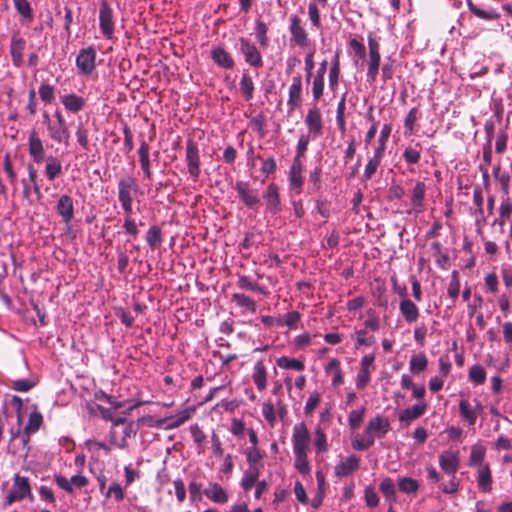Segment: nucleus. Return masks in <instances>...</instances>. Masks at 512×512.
Here are the masks:
<instances>
[{
	"label": "nucleus",
	"instance_id": "nucleus-13",
	"mask_svg": "<svg viewBox=\"0 0 512 512\" xmlns=\"http://www.w3.org/2000/svg\"><path fill=\"white\" fill-rule=\"evenodd\" d=\"M293 452H307L310 444V433L304 422L294 425L292 434Z\"/></svg>",
	"mask_w": 512,
	"mask_h": 512
},
{
	"label": "nucleus",
	"instance_id": "nucleus-31",
	"mask_svg": "<svg viewBox=\"0 0 512 512\" xmlns=\"http://www.w3.org/2000/svg\"><path fill=\"white\" fill-rule=\"evenodd\" d=\"M211 58L216 65L223 69H232L235 65L234 59L223 47H213L211 50Z\"/></svg>",
	"mask_w": 512,
	"mask_h": 512
},
{
	"label": "nucleus",
	"instance_id": "nucleus-41",
	"mask_svg": "<svg viewBox=\"0 0 512 512\" xmlns=\"http://www.w3.org/2000/svg\"><path fill=\"white\" fill-rule=\"evenodd\" d=\"M329 87L331 90H335L339 84L340 78V52L336 51L329 69Z\"/></svg>",
	"mask_w": 512,
	"mask_h": 512
},
{
	"label": "nucleus",
	"instance_id": "nucleus-63",
	"mask_svg": "<svg viewBox=\"0 0 512 512\" xmlns=\"http://www.w3.org/2000/svg\"><path fill=\"white\" fill-rule=\"evenodd\" d=\"M390 134H391V126L389 124H385L380 131V136L378 139V146L374 150V153L384 157L385 150H386V144L388 142Z\"/></svg>",
	"mask_w": 512,
	"mask_h": 512
},
{
	"label": "nucleus",
	"instance_id": "nucleus-16",
	"mask_svg": "<svg viewBox=\"0 0 512 512\" xmlns=\"http://www.w3.org/2000/svg\"><path fill=\"white\" fill-rule=\"evenodd\" d=\"M360 463L361 458L355 454L341 458L334 466V475L338 478L347 477L360 468Z\"/></svg>",
	"mask_w": 512,
	"mask_h": 512
},
{
	"label": "nucleus",
	"instance_id": "nucleus-33",
	"mask_svg": "<svg viewBox=\"0 0 512 512\" xmlns=\"http://www.w3.org/2000/svg\"><path fill=\"white\" fill-rule=\"evenodd\" d=\"M427 409L425 401L419 402L412 407L405 408L399 413V421L409 424L411 421L421 417Z\"/></svg>",
	"mask_w": 512,
	"mask_h": 512
},
{
	"label": "nucleus",
	"instance_id": "nucleus-23",
	"mask_svg": "<svg viewBox=\"0 0 512 512\" xmlns=\"http://www.w3.org/2000/svg\"><path fill=\"white\" fill-rule=\"evenodd\" d=\"M26 41L18 33H15L11 37L10 43V55L12 63L15 67L19 68L23 64V52L25 50Z\"/></svg>",
	"mask_w": 512,
	"mask_h": 512
},
{
	"label": "nucleus",
	"instance_id": "nucleus-20",
	"mask_svg": "<svg viewBox=\"0 0 512 512\" xmlns=\"http://www.w3.org/2000/svg\"><path fill=\"white\" fill-rule=\"evenodd\" d=\"M467 7L471 14L476 18L491 22L500 19L501 14L496 9L484 4H476L472 0H467Z\"/></svg>",
	"mask_w": 512,
	"mask_h": 512
},
{
	"label": "nucleus",
	"instance_id": "nucleus-8",
	"mask_svg": "<svg viewBox=\"0 0 512 512\" xmlns=\"http://www.w3.org/2000/svg\"><path fill=\"white\" fill-rule=\"evenodd\" d=\"M239 51L244 57L245 62L253 68H262L264 65L263 57L257 46L248 38H239Z\"/></svg>",
	"mask_w": 512,
	"mask_h": 512
},
{
	"label": "nucleus",
	"instance_id": "nucleus-58",
	"mask_svg": "<svg viewBox=\"0 0 512 512\" xmlns=\"http://www.w3.org/2000/svg\"><path fill=\"white\" fill-rule=\"evenodd\" d=\"M355 348L359 349L361 346H372L375 344L376 339L373 335H368L366 329L356 330L354 333Z\"/></svg>",
	"mask_w": 512,
	"mask_h": 512
},
{
	"label": "nucleus",
	"instance_id": "nucleus-28",
	"mask_svg": "<svg viewBox=\"0 0 512 512\" xmlns=\"http://www.w3.org/2000/svg\"><path fill=\"white\" fill-rule=\"evenodd\" d=\"M203 494L212 502L218 504H224L229 499L227 491L216 482H210L209 486L204 489Z\"/></svg>",
	"mask_w": 512,
	"mask_h": 512
},
{
	"label": "nucleus",
	"instance_id": "nucleus-6",
	"mask_svg": "<svg viewBox=\"0 0 512 512\" xmlns=\"http://www.w3.org/2000/svg\"><path fill=\"white\" fill-rule=\"evenodd\" d=\"M288 30L290 33V40L299 48L305 49L310 46L311 40L309 34L303 26L301 18L293 14L289 17Z\"/></svg>",
	"mask_w": 512,
	"mask_h": 512
},
{
	"label": "nucleus",
	"instance_id": "nucleus-42",
	"mask_svg": "<svg viewBox=\"0 0 512 512\" xmlns=\"http://www.w3.org/2000/svg\"><path fill=\"white\" fill-rule=\"evenodd\" d=\"M236 285L238 288H240L242 290H248V291L256 292V293H259L262 295L267 294V290L263 286L259 285L255 281H252L251 278L246 275H240L238 277Z\"/></svg>",
	"mask_w": 512,
	"mask_h": 512
},
{
	"label": "nucleus",
	"instance_id": "nucleus-64",
	"mask_svg": "<svg viewBox=\"0 0 512 512\" xmlns=\"http://www.w3.org/2000/svg\"><path fill=\"white\" fill-rule=\"evenodd\" d=\"M398 488L406 494H414L419 489V482L411 477H402L398 481Z\"/></svg>",
	"mask_w": 512,
	"mask_h": 512
},
{
	"label": "nucleus",
	"instance_id": "nucleus-9",
	"mask_svg": "<svg viewBox=\"0 0 512 512\" xmlns=\"http://www.w3.org/2000/svg\"><path fill=\"white\" fill-rule=\"evenodd\" d=\"M99 26L101 33L106 39H111L113 37L115 28L113 10L107 0H100Z\"/></svg>",
	"mask_w": 512,
	"mask_h": 512
},
{
	"label": "nucleus",
	"instance_id": "nucleus-29",
	"mask_svg": "<svg viewBox=\"0 0 512 512\" xmlns=\"http://www.w3.org/2000/svg\"><path fill=\"white\" fill-rule=\"evenodd\" d=\"M487 449L482 444H474L470 448V454L468 457L467 464L472 468H480L483 465H488L489 463L485 462Z\"/></svg>",
	"mask_w": 512,
	"mask_h": 512
},
{
	"label": "nucleus",
	"instance_id": "nucleus-50",
	"mask_svg": "<svg viewBox=\"0 0 512 512\" xmlns=\"http://www.w3.org/2000/svg\"><path fill=\"white\" fill-rule=\"evenodd\" d=\"M322 169L319 166H316L313 170L310 171L308 177V193L313 194L318 192L322 188Z\"/></svg>",
	"mask_w": 512,
	"mask_h": 512
},
{
	"label": "nucleus",
	"instance_id": "nucleus-11",
	"mask_svg": "<svg viewBox=\"0 0 512 512\" xmlns=\"http://www.w3.org/2000/svg\"><path fill=\"white\" fill-rule=\"evenodd\" d=\"M303 81L301 75L297 74L292 77L288 90L287 106L288 111L293 112L300 108L303 102Z\"/></svg>",
	"mask_w": 512,
	"mask_h": 512
},
{
	"label": "nucleus",
	"instance_id": "nucleus-51",
	"mask_svg": "<svg viewBox=\"0 0 512 512\" xmlns=\"http://www.w3.org/2000/svg\"><path fill=\"white\" fill-rule=\"evenodd\" d=\"M276 364L279 368L291 369L299 372L305 369V364L303 361L296 358H289L287 356H281L277 358Z\"/></svg>",
	"mask_w": 512,
	"mask_h": 512
},
{
	"label": "nucleus",
	"instance_id": "nucleus-4",
	"mask_svg": "<svg viewBox=\"0 0 512 512\" xmlns=\"http://www.w3.org/2000/svg\"><path fill=\"white\" fill-rule=\"evenodd\" d=\"M117 190L122 210H133L134 196L140 192L137 180L133 176L122 177L117 183Z\"/></svg>",
	"mask_w": 512,
	"mask_h": 512
},
{
	"label": "nucleus",
	"instance_id": "nucleus-22",
	"mask_svg": "<svg viewBox=\"0 0 512 512\" xmlns=\"http://www.w3.org/2000/svg\"><path fill=\"white\" fill-rule=\"evenodd\" d=\"M427 186L424 181H416L410 190V204L415 213H421L425 206Z\"/></svg>",
	"mask_w": 512,
	"mask_h": 512
},
{
	"label": "nucleus",
	"instance_id": "nucleus-1",
	"mask_svg": "<svg viewBox=\"0 0 512 512\" xmlns=\"http://www.w3.org/2000/svg\"><path fill=\"white\" fill-rule=\"evenodd\" d=\"M390 430L389 419L382 415H376L371 418L365 428L364 437L356 435L351 440L354 450L365 451L372 447L376 438H383Z\"/></svg>",
	"mask_w": 512,
	"mask_h": 512
},
{
	"label": "nucleus",
	"instance_id": "nucleus-26",
	"mask_svg": "<svg viewBox=\"0 0 512 512\" xmlns=\"http://www.w3.org/2000/svg\"><path fill=\"white\" fill-rule=\"evenodd\" d=\"M266 201V207L272 214H277L281 210L280 195L278 186L275 183H270L263 195Z\"/></svg>",
	"mask_w": 512,
	"mask_h": 512
},
{
	"label": "nucleus",
	"instance_id": "nucleus-15",
	"mask_svg": "<svg viewBox=\"0 0 512 512\" xmlns=\"http://www.w3.org/2000/svg\"><path fill=\"white\" fill-rule=\"evenodd\" d=\"M303 162L292 161L288 171V188L289 191L300 195L303 191L304 176H303Z\"/></svg>",
	"mask_w": 512,
	"mask_h": 512
},
{
	"label": "nucleus",
	"instance_id": "nucleus-48",
	"mask_svg": "<svg viewBox=\"0 0 512 512\" xmlns=\"http://www.w3.org/2000/svg\"><path fill=\"white\" fill-rule=\"evenodd\" d=\"M190 433L199 454L205 452L206 434L201 427L195 423L190 426Z\"/></svg>",
	"mask_w": 512,
	"mask_h": 512
},
{
	"label": "nucleus",
	"instance_id": "nucleus-60",
	"mask_svg": "<svg viewBox=\"0 0 512 512\" xmlns=\"http://www.w3.org/2000/svg\"><path fill=\"white\" fill-rule=\"evenodd\" d=\"M300 320L301 314L298 311H291L283 317H278L277 326H287L290 329H295Z\"/></svg>",
	"mask_w": 512,
	"mask_h": 512
},
{
	"label": "nucleus",
	"instance_id": "nucleus-57",
	"mask_svg": "<svg viewBox=\"0 0 512 512\" xmlns=\"http://www.w3.org/2000/svg\"><path fill=\"white\" fill-rule=\"evenodd\" d=\"M89 129L83 124L79 123L75 132L77 142L80 147L85 151L91 150V144L89 141Z\"/></svg>",
	"mask_w": 512,
	"mask_h": 512
},
{
	"label": "nucleus",
	"instance_id": "nucleus-52",
	"mask_svg": "<svg viewBox=\"0 0 512 512\" xmlns=\"http://www.w3.org/2000/svg\"><path fill=\"white\" fill-rule=\"evenodd\" d=\"M310 83L312 85L311 92L312 97L314 101L320 100V98L324 94V87H325V76H318V74H315L312 72V78L310 80Z\"/></svg>",
	"mask_w": 512,
	"mask_h": 512
},
{
	"label": "nucleus",
	"instance_id": "nucleus-10",
	"mask_svg": "<svg viewBox=\"0 0 512 512\" xmlns=\"http://www.w3.org/2000/svg\"><path fill=\"white\" fill-rule=\"evenodd\" d=\"M96 50L94 47L89 46L79 51L76 57V67L80 74L90 75L96 67Z\"/></svg>",
	"mask_w": 512,
	"mask_h": 512
},
{
	"label": "nucleus",
	"instance_id": "nucleus-34",
	"mask_svg": "<svg viewBox=\"0 0 512 512\" xmlns=\"http://www.w3.org/2000/svg\"><path fill=\"white\" fill-rule=\"evenodd\" d=\"M61 102L68 112L75 114L83 110L86 105L85 99L75 93L61 96Z\"/></svg>",
	"mask_w": 512,
	"mask_h": 512
},
{
	"label": "nucleus",
	"instance_id": "nucleus-25",
	"mask_svg": "<svg viewBox=\"0 0 512 512\" xmlns=\"http://www.w3.org/2000/svg\"><path fill=\"white\" fill-rule=\"evenodd\" d=\"M476 480L478 489L483 493H490L493 489V476L490 464L477 468Z\"/></svg>",
	"mask_w": 512,
	"mask_h": 512
},
{
	"label": "nucleus",
	"instance_id": "nucleus-49",
	"mask_svg": "<svg viewBox=\"0 0 512 512\" xmlns=\"http://www.w3.org/2000/svg\"><path fill=\"white\" fill-rule=\"evenodd\" d=\"M486 371L483 366L475 364L470 367L468 379L474 386L483 385L486 381Z\"/></svg>",
	"mask_w": 512,
	"mask_h": 512
},
{
	"label": "nucleus",
	"instance_id": "nucleus-14",
	"mask_svg": "<svg viewBox=\"0 0 512 512\" xmlns=\"http://www.w3.org/2000/svg\"><path fill=\"white\" fill-rule=\"evenodd\" d=\"M235 190L237 191L239 199L246 207L253 208L260 203L258 191L252 189L249 182L237 181L235 183Z\"/></svg>",
	"mask_w": 512,
	"mask_h": 512
},
{
	"label": "nucleus",
	"instance_id": "nucleus-5",
	"mask_svg": "<svg viewBox=\"0 0 512 512\" xmlns=\"http://www.w3.org/2000/svg\"><path fill=\"white\" fill-rule=\"evenodd\" d=\"M458 406L461 419L469 426L475 425L478 416L483 412V406L477 398L471 402L468 397L461 395Z\"/></svg>",
	"mask_w": 512,
	"mask_h": 512
},
{
	"label": "nucleus",
	"instance_id": "nucleus-7",
	"mask_svg": "<svg viewBox=\"0 0 512 512\" xmlns=\"http://www.w3.org/2000/svg\"><path fill=\"white\" fill-rule=\"evenodd\" d=\"M185 161L189 176L192 180L197 181L200 177V151L198 144L191 138L186 141Z\"/></svg>",
	"mask_w": 512,
	"mask_h": 512
},
{
	"label": "nucleus",
	"instance_id": "nucleus-62",
	"mask_svg": "<svg viewBox=\"0 0 512 512\" xmlns=\"http://www.w3.org/2000/svg\"><path fill=\"white\" fill-rule=\"evenodd\" d=\"M294 453V466L302 475L310 473V465L307 459V452H293Z\"/></svg>",
	"mask_w": 512,
	"mask_h": 512
},
{
	"label": "nucleus",
	"instance_id": "nucleus-27",
	"mask_svg": "<svg viewBox=\"0 0 512 512\" xmlns=\"http://www.w3.org/2000/svg\"><path fill=\"white\" fill-rule=\"evenodd\" d=\"M252 379L258 391H264L268 385V372L263 359L258 360L252 371Z\"/></svg>",
	"mask_w": 512,
	"mask_h": 512
},
{
	"label": "nucleus",
	"instance_id": "nucleus-38",
	"mask_svg": "<svg viewBox=\"0 0 512 512\" xmlns=\"http://www.w3.org/2000/svg\"><path fill=\"white\" fill-rule=\"evenodd\" d=\"M123 230L131 239H137L139 235V225L133 217V210L123 211Z\"/></svg>",
	"mask_w": 512,
	"mask_h": 512
},
{
	"label": "nucleus",
	"instance_id": "nucleus-61",
	"mask_svg": "<svg viewBox=\"0 0 512 512\" xmlns=\"http://www.w3.org/2000/svg\"><path fill=\"white\" fill-rule=\"evenodd\" d=\"M15 9L25 21L33 20V10L28 0H13Z\"/></svg>",
	"mask_w": 512,
	"mask_h": 512
},
{
	"label": "nucleus",
	"instance_id": "nucleus-39",
	"mask_svg": "<svg viewBox=\"0 0 512 512\" xmlns=\"http://www.w3.org/2000/svg\"><path fill=\"white\" fill-rule=\"evenodd\" d=\"M62 173L61 161L55 156L46 158L44 174L49 181H54Z\"/></svg>",
	"mask_w": 512,
	"mask_h": 512
},
{
	"label": "nucleus",
	"instance_id": "nucleus-53",
	"mask_svg": "<svg viewBox=\"0 0 512 512\" xmlns=\"http://www.w3.org/2000/svg\"><path fill=\"white\" fill-rule=\"evenodd\" d=\"M255 37L259 45L263 48H266L269 44L268 38V26L262 20L255 21L254 27Z\"/></svg>",
	"mask_w": 512,
	"mask_h": 512
},
{
	"label": "nucleus",
	"instance_id": "nucleus-21",
	"mask_svg": "<svg viewBox=\"0 0 512 512\" xmlns=\"http://www.w3.org/2000/svg\"><path fill=\"white\" fill-rule=\"evenodd\" d=\"M150 145L147 141L142 139L140 141L139 148L137 150V154L139 157L140 168L143 172L144 179L149 181L152 180V163L150 158Z\"/></svg>",
	"mask_w": 512,
	"mask_h": 512
},
{
	"label": "nucleus",
	"instance_id": "nucleus-17",
	"mask_svg": "<svg viewBox=\"0 0 512 512\" xmlns=\"http://www.w3.org/2000/svg\"><path fill=\"white\" fill-rule=\"evenodd\" d=\"M56 213L61 218L62 222L65 225H68L74 219L75 207L74 200L68 194H62L58 198L56 204Z\"/></svg>",
	"mask_w": 512,
	"mask_h": 512
},
{
	"label": "nucleus",
	"instance_id": "nucleus-43",
	"mask_svg": "<svg viewBox=\"0 0 512 512\" xmlns=\"http://www.w3.org/2000/svg\"><path fill=\"white\" fill-rule=\"evenodd\" d=\"M379 490L389 504L396 502V487L392 478H385L379 484Z\"/></svg>",
	"mask_w": 512,
	"mask_h": 512
},
{
	"label": "nucleus",
	"instance_id": "nucleus-35",
	"mask_svg": "<svg viewBox=\"0 0 512 512\" xmlns=\"http://www.w3.org/2000/svg\"><path fill=\"white\" fill-rule=\"evenodd\" d=\"M29 441V433L27 432H21L20 428L17 429L16 432L14 430H11V439L8 445V450L16 454L21 450H24L27 443Z\"/></svg>",
	"mask_w": 512,
	"mask_h": 512
},
{
	"label": "nucleus",
	"instance_id": "nucleus-30",
	"mask_svg": "<svg viewBox=\"0 0 512 512\" xmlns=\"http://www.w3.org/2000/svg\"><path fill=\"white\" fill-rule=\"evenodd\" d=\"M422 152V145L420 142H416L414 145L407 146L402 154V158L409 167L410 172H414V167L420 162Z\"/></svg>",
	"mask_w": 512,
	"mask_h": 512
},
{
	"label": "nucleus",
	"instance_id": "nucleus-37",
	"mask_svg": "<svg viewBox=\"0 0 512 512\" xmlns=\"http://www.w3.org/2000/svg\"><path fill=\"white\" fill-rule=\"evenodd\" d=\"M145 240L148 247L154 251L158 249L163 242V235L160 226L151 225L145 234Z\"/></svg>",
	"mask_w": 512,
	"mask_h": 512
},
{
	"label": "nucleus",
	"instance_id": "nucleus-12",
	"mask_svg": "<svg viewBox=\"0 0 512 512\" xmlns=\"http://www.w3.org/2000/svg\"><path fill=\"white\" fill-rule=\"evenodd\" d=\"M304 123L308 129L309 134L312 135L313 138L320 137L323 133L324 127L320 108L316 105L309 108L305 116Z\"/></svg>",
	"mask_w": 512,
	"mask_h": 512
},
{
	"label": "nucleus",
	"instance_id": "nucleus-2",
	"mask_svg": "<svg viewBox=\"0 0 512 512\" xmlns=\"http://www.w3.org/2000/svg\"><path fill=\"white\" fill-rule=\"evenodd\" d=\"M439 466L441 470L450 477L447 483H440L439 489L445 494H456L460 488V480L456 473L460 467V456L457 451H443L439 455Z\"/></svg>",
	"mask_w": 512,
	"mask_h": 512
},
{
	"label": "nucleus",
	"instance_id": "nucleus-24",
	"mask_svg": "<svg viewBox=\"0 0 512 512\" xmlns=\"http://www.w3.org/2000/svg\"><path fill=\"white\" fill-rule=\"evenodd\" d=\"M399 311L403 319L408 323H415L420 316V310L415 302L404 297L399 302Z\"/></svg>",
	"mask_w": 512,
	"mask_h": 512
},
{
	"label": "nucleus",
	"instance_id": "nucleus-56",
	"mask_svg": "<svg viewBox=\"0 0 512 512\" xmlns=\"http://www.w3.org/2000/svg\"><path fill=\"white\" fill-rule=\"evenodd\" d=\"M232 300L237 306L244 308L246 311L251 313L256 312V302L249 296L243 293H234L232 295Z\"/></svg>",
	"mask_w": 512,
	"mask_h": 512
},
{
	"label": "nucleus",
	"instance_id": "nucleus-32",
	"mask_svg": "<svg viewBox=\"0 0 512 512\" xmlns=\"http://www.w3.org/2000/svg\"><path fill=\"white\" fill-rule=\"evenodd\" d=\"M47 131L49 137L53 141L63 143L66 146L69 145L70 132L67 125L60 126L59 123L54 122L52 124H48Z\"/></svg>",
	"mask_w": 512,
	"mask_h": 512
},
{
	"label": "nucleus",
	"instance_id": "nucleus-40",
	"mask_svg": "<svg viewBox=\"0 0 512 512\" xmlns=\"http://www.w3.org/2000/svg\"><path fill=\"white\" fill-rule=\"evenodd\" d=\"M381 55L368 54L366 80L370 84L376 82L379 74Z\"/></svg>",
	"mask_w": 512,
	"mask_h": 512
},
{
	"label": "nucleus",
	"instance_id": "nucleus-19",
	"mask_svg": "<svg viewBox=\"0 0 512 512\" xmlns=\"http://www.w3.org/2000/svg\"><path fill=\"white\" fill-rule=\"evenodd\" d=\"M28 153L30 158L33 160L36 164H41L46 158H45V148L43 141L39 137L36 130H32L29 133L28 136Z\"/></svg>",
	"mask_w": 512,
	"mask_h": 512
},
{
	"label": "nucleus",
	"instance_id": "nucleus-55",
	"mask_svg": "<svg viewBox=\"0 0 512 512\" xmlns=\"http://www.w3.org/2000/svg\"><path fill=\"white\" fill-rule=\"evenodd\" d=\"M131 428L126 427L123 430V436L121 438L117 437V431L112 429L109 432V443L112 446H115L119 449H125L128 446L127 438L130 437Z\"/></svg>",
	"mask_w": 512,
	"mask_h": 512
},
{
	"label": "nucleus",
	"instance_id": "nucleus-46",
	"mask_svg": "<svg viewBox=\"0 0 512 512\" xmlns=\"http://www.w3.org/2000/svg\"><path fill=\"white\" fill-rule=\"evenodd\" d=\"M428 359L423 352L413 355L409 361V370L412 374H420L426 370Z\"/></svg>",
	"mask_w": 512,
	"mask_h": 512
},
{
	"label": "nucleus",
	"instance_id": "nucleus-44",
	"mask_svg": "<svg viewBox=\"0 0 512 512\" xmlns=\"http://www.w3.org/2000/svg\"><path fill=\"white\" fill-rule=\"evenodd\" d=\"M42 424L43 416L38 410L37 406H33V410L29 414L28 421L24 430L29 434L36 433Z\"/></svg>",
	"mask_w": 512,
	"mask_h": 512
},
{
	"label": "nucleus",
	"instance_id": "nucleus-3",
	"mask_svg": "<svg viewBox=\"0 0 512 512\" xmlns=\"http://www.w3.org/2000/svg\"><path fill=\"white\" fill-rule=\"evenodd\" d=\"M23 500L33 503L35 501V496L32 492L29 477L16 473L13 476L11 487L4 495V505L11 506L16 502H21Z\"/></svg>",
	"mask_w": 512,
	"mask_h": 512
},
{
	"label": "nucleus",
	"instance_id": "nucleus-36",
	"mask_svg": "<svg viewBox=\"0 0 512 512\" xmlns=\"http://www.w3.org/2000/svg\"><path fill=\"white\" fill-rule=\"evenodd\" d=\"M430 249L432 251L433 257L435 258V262L439 268L442 270H447L450 267V259L448 254L444 251L443 246L440 241H434L430 244Z\"/></svg>",
	"mask_w": 512,
	"mask_h": 512
},
{
	"label": "nucleus",
	"instance_id": "nucleus-59",
	"mask_svg": "<svg viewBox=\"0 0 512 512\" xmlns=\"http://www.w3.org/2000/svg\"><path fill=\"white\" fill-rule=\"evenodd\" d=\"M418 120V108L413 107L404 119V135L411 136L415 132V125Z\"/></svg>",
	"mask_w": 512,
	"mask_h": 512
},
{
	"label": "nucleus",
	"instance_id": "nucleus-54",
	"mask_svg": "<svg viewBox=\"0 0 512 512\" xmlns=\"http://www.w3.org/2000/svg\"><path fill=\"white\" fill-rule=\"evenodd\" d=\"M240 92L246 101H250L254 95V83L251 76L248 73H243L240 83Z\"/></svg>",
	"mask_w": 512,
	"mask_h": 512
},
{
	"label": "nucleus",
	"instance_id": "nucleus-18",
	"mask_svg": "<svg viewBox=\"0 0 512 512\" xmlns=\"http://www.w3.org/2000/svg\"><path fill=\"white\" fill-rule=\"evenodd\" d=\"M195 412V407H187L179 411L174 416H168L157 421L158 426H163L166 430H172L180 427L187 422Z\"/></svg>",
	"mask_w": 512,
	"mask_h": 512
},
{
	"label": "nucleus",
	"instance_id": "nucleus-47",
	"mask_svg": "<svg viewBox=\"0 0 512 512\" xmlns=\"http://www.w3.org/2000/svg\"><path fill=\"white\" fill-rule=\"evenodd\" d=\"M512 216V199L509 196L502 198L499 207V217L494 223H498L503 226Z\"/></svg>",
	"mask_w": 512,
	"mask_h": 512
},
{
	"label": "nucleus",
	"instance_id": "nucleus-45",
	"mask_svg": "<svg viewBox=\"0 0 512 512\" xmlns=\"http://www.w3.org/2000/svg\"><path fill=\"white\" fill-rule=\"evenodd\" d=\"M383 156H380L376 153H373V156L368 160L367 164L365 165V169L362 175V181L366 182L373 178L375 173L377 172L378 168L381 165Z\"/></svg>",
	"mask_w": 512,
	"mask_h": 512
}]
</instances>
